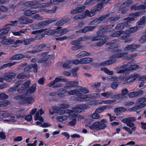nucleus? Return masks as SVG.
Listing matches in <instances>:
<instances>
[{
    "instance_id": "obj_33",
    "label": "nucleus",
    "mask_w": 146,
    "mask_h": 146,
    "mask_svg": "<svg viewBox=\"0 0 146 146\" xmlns=\"http://www.w3.org/2000/svg\"><path fill=\"white\" fill-rule=\"evenodd\" d=\"M139 75L138 74H131L129 76V78L131 79V80H130L129 81H128L129 80V79L127 80V81H126V82H129V83L130 82H131L132 81H134L135 80V79L137 78H138L139 77Z\"/></svg>"
},
{
    "instance_id": "obj_60",
    "label": "nucleus",
    "mask_w": 146,
    "mask_h": 146,
    "mask_svg": "<svg viewBox=\"0 0 146 146\" xmlns=\"http://www.w3.org/2000/svg\"><path fill=\"white\" fill-rule=\"evenodd\" d=\"M138 30V27H135L129 29L128 31L130 33H133L137 31Z\"/></svg>"
},
{
    "instance_id": "obj_23",
    "label": "nucleus",
    "mask_w": 146,
    "mask_h": 146,
    "mask_svg": "<svg viewBox=\"0 0 146 146\" xmlns=\"http://www.w3.org/2000/svg\"><path fill=\"white\" fill-rule=\"evenodd\" d=\"M50 55H46L42 56L39 58L38 61L39 63H44L49 60V58Z\"/></svg>"
},
{
    "instance_id": "obj_49",
    "label": "nucleus",
    "mask_w": 146,
    "mask_h": 146,
    "mask_svg": "<svg viewBox=\"0 0 146 146\" xmlns=\"http://www.w3.org/2000/svg\"><path fill=\"white\" fill-rule=\"evenodd\" d=\"M36 85L35 84H34L28 91L29 93H32L35 92L36 90Z\"/></svg>"
},
{
    "instance_id": "obj_52",
    "label": "nucleus",
    "mask_w": 146,
    "mask_h": 146,
    "mask_svg": "<svg viewBox=\"0 0 146 146\" xmlns=\"http://www.w3.org/2000/svg\"><path fill=\"white\" fill-rule=\"evenodd\" d=\"M115 102V101L114 100H103L99 102V104H102L103 103L104 104H110L114 102Z\"/></svg>"
},
{
    "instance_id": "obj_15",
    "label": "nucleus",
    "mask_w": 146,
    "mask_h": 146,
    "mask_svg": "<svg viewBox=\"0 0 146 146\" xmlns=\"http://www.w3.org/2000/svg\"><path fill=\"white\" fill-rule=\"evenodd\" d=\"M31 33L36 35L34 38V40H39L41 39L45 35L44 34L42 33L39 32V31H35Z\"/></svg>"
},
{
    "instance_id": "obj_16",
    "label": "nucleus",
    "mask_w": 146,
    "mask_h": 146,
    "mask_svg": "<svg viewBox=\"0 0 146 146\" xmlns=\"http://www.w3.org/2000/svg\"><path fill=\"white\" fill-rule=\"evenodd\" d=\"M106 51H110L113 53H117L122 52L121 50L115 47H112L111 46H109L105 49Z\"/></svg>"
},
{
    "instance_id": "obj_53",
    "label": "nucleus",
    "mask_w": 146,
    "mask_h": 146,
    "mask_svg": "<svg viewBox=\"0 0 146 146\" xmlns=\"http://www.w3.org/2000/svg\"><path fill=\"white\" fill-rule=\"evenodd\" d=\"M146 19L145 16H143L141 18L139 21L137 22V24L139 25H144L145 23V21Z\"/></svg>"
},
{
    "instance_id": "obj_20",
    "label": "nucleus",
    "mask_w": 146,
    "mask_h": 146,
    "mask_svg": "<svg viewBox=\"0 0 146 146\" xmlns=\"http://www.w3.org/2000/svg\"><path fill=\"white\" fill-rule=\"evenodd\" d=\"M140 45L138 44H132L127 46L124 49V50H134L140 47Z\"/></svg>"
},
{
    "instance_id": "obj_17",
    "label": "nucleus",
    "mask_w": 146,
    "mask_h": 146,
    "mask_svg": "<svg viewBox=\"0 0 146 146\" xmlns=\"http://www.w3.org/2000/svg\"><path fill=\"white\" fill-rule=\"evenodd\" d=\"M78 84V82L77 81L68 82L66 83V85L64 86L65 89H70Z\"/></svg>"
},
{
    "instance_id": "obj_43",
    "label": "nucleus",
    "mask_w": 146,
    "mask_h": 146,
    "mask_svg": "<svg viewBox=\"0 0 146 146\" xmlns=\"http://www.w3.org/2000/svg\"><path fill=\"white\" fill-rule=\"evenodd\" d=\"M35 101V99L32 96L28 97L26 98V103L31 104L33 103Z\"/></svg>"
},
{
    "instance_id": "obj_61",
    "label": "nucleus",
    "mask_w": 146,
    "mask_h": 146,
    "mask_svg": "<svg viewBox=\"0 0 146 146\" xmlns=\"http://www.w3.org/2000/svg\"><path fill=\"white\" fill-rule=\"evenodd\" d=\"M139 66L137 65H133L131 66L129 69L131 70H136L138 69Z\"/></svg>"
},
{
    "instance_id": "obj_64",
    "label": "nucleus",
    "mask_w": 146,
    "mask_h": 146,
    "mask_svg": "<svg viewBox=\"0 0 146 146\" xmlns=\"http://www.w3.org/2000/svg\"><path fill=\"white\" fill-rule=\"evenodd\" d=\"M118 84L115 81L113 82L111 84V87L113 89H115L118 86Z\"/></svg>"
},
{
    "instance_id": "obj_3",
    "label": "nucleus",
    "mask_w": 146,
    "mask_h": 146,
    "mask_svg": "<svg viewBox=\"0 0 146 146\" xmlns=\"http://www.w3.org/2000/svg\"><path fill=\"white\" fill-rule=\"evenodd\" d=\"M66 78H63L62 76H60L56 78L53 81L51 82L48 84V86L51 87L53 86V88H58L62 86V84L60 83H58L59 82H66L67 81Z\"/></svg>"
},
{
    "instance_id": "obj_28",
    "label": "nucleus",
    "mask_w": 146,
    "mask_h": 146,
    "mask_svg": "<svg viewBox=\"0 0 146 146\" xmlns=\"http://www.w3.org/2000/svg\"><path fill=\"white\" fill-rule=\"evenodd\" d=\"M87 95H83L82 93L79 94V95L78 96L77 98V100L78 101H86V98H88Z\"/></svg>"
},
{
    "instance_id": "obj_45",
    "label": "nucleus",
    "mask_w": 146,
    "mask_h": 146,
    "mask_svg": "<svg viewBox=\"0 0 146 146\" xmlns=\"http://www.w3.org/2000/svg\"><path fill=\"white\" fill-rule=\"evenodd\" d=\"M124 32L122 31H119L115 32L111 35L112 37H117L122 34H123Z\"/></svg>"
},
{
    "instance_id": "obj_56",
    "label": "nucleus",
    "mask_w": 146,
    "mask_h": 146,
    "mask_svg": "<svg viewBox=\"0 0 146 146\" xmlns=\"http://www.w3.org/2000/svg\"><path fill=\"white\" fill-rule=\"evenodd\" d=\"M55 33V29L53 30H49L45 31V33L46 35H54V36Z\"/></svg>"
},
{
    "instance_id": "obj_32",
    "label": "nucleus",
    "mask_w": 146,
    "mask_h": 146,
    "mask_svg": "<svg viewBox=\"0 0 146 146\" xmlns=\"http://www.w3.org/2000/svg\"><path fill=\"white\" fill-rule=\"evenodd\" d=\"M61 29V27H58L56 29H55L54 36H59L62 35Z\"/></svg>"
},
{
    "instance_id": "obj_7",
    "label": "nucleus",
    "mask_w": 146,
    "mask_h": 146,
    "mask_svg": "<svg viewBox=\"0 0 146 146\" xmlns=\"http://www.w3.org/2000/svg\"><path fill=\"white\" fill-rule=\"evenodd\" d=\"M33 68L34 69V72H36L38 70V64L36 63H34L27 65L24 68V71L25 72L28 73Z\"/></svg>"
},
{
    "instance_id": "obj_29",
    "label": "nucleus",
    "mask_w": 146,
    "mask_h": 146,
    "mask_svg": "<svg viewBox=\"0 0 146 146\" xmlns=\"http://www.w3.org/2000/svg\"><path fill=\"white\" fill-rule=\"evenodd\" d=\"M34 41L33 38H25L23 40V43H24L25 45L29 44L32 42Z\"/></svg>"
},
{
    "instance_id": "obj_11",
    "label": "nucleus",
    "mask_w": 146,
    "mask_h": 146,
    "mask_svg": "<svg viewBox=\"0 0 146 146\" xmlns=\"http://www.w3.org/2000/svg\"><path fill=\"white\" fill-rule=\"evenodd\" d=\"M16 74L15 73H6L4 75V80L7 82H10L12 80V78H14L16 76Z\"/></svg>"
},
{
    "instance_id": "obj_6",
    "label": "nucleus",
    "mask_w": 146,
    "mask_h": 146,
    "mask_svg": "<svg viewBox=\"0 0 146 146\" xmlns=\"http://www.w3.org/2000/svg\"><path fill=\"white\" fill-rule=\"evenodd\" d=\"M109 16V15L108 14L101 16L100 17L93 20L90 23L89 25H95L96 24H98Z\"/></svg>"
},
{
    "instance_id": "obj_12",
    "label": "nucleus",
    "mask_w": 146,
    "mask_h": 146,
    "mask_svg": "<svg viewBox=\"0 0 146 146\" xmlns=\"http://www.w3.org/2000/svg\"><path fill=\"white\" fill-rule=\"evenodd\" d=\"M44 113V111L42 110V109L38 110L34 116L35 120H38L41 122H43L44 121V119L41 115Z\"/></svg>"
},
{
    "instance_id": "obj_26",
    "label": "nucleus",
    "mask_w": 146,
    "mask_h": 146,
    "mask_svg": "<svg viewBox=\"0 0 146 146\" xmlns=\"http://www.w3.org/2000/svg\"><path fill=\"white\" fill-rule=\"evenodd\" d=\"M23 56V54H16L13 55L9 58L10 60H18L21 59Z\"/></svg>"
},
{
    "instance_id": "obj_44",
    "label": "nucleus",
    "mask_w": 146,
    "mask_h": 146,
    "mask_svg": "<svg viewBox=\"0 0 146 146\" xmlns=\"http://www.w3.org/2000/svg\"><path fill=\"white\" fill-rule=\"evenodd\" d=\"M71 62L68 61L66 62H64L63 64V67L67 68H69L71 67Z\"/></svg>"
},
{
    "instance_id": "obj_31",
    "label": "nucleus",
    "mask_w": 146,
    "mask_h": 146,
    "mask_svg": "<svg viewBox=\"0 0 146 146\" xmlns=\"http://www.w3.org/2000/svg\"><path fill=\"white\" fill-rule=\"evenodd\" d=\"M86 14L84 12L82 13L81 15H78L74 16L73 19L74 20H81L85 18Z\"/></svg>"
},
{
    "instance_id": "obj_30",
    "label": "nucleus",
    "mask_w": 146,
    "mask_h": 146,
    "mask_svg": "<svg viewBox=\"0 0 146 146\" xmlns=\"http://www.w3.org/2000/svg\"><path fill=\"white\" fill-rule=\"evenodd\" d=\"M107 107V106H103L96 109L95 111L97 113H100L103 111ZM108 108H111L110 106H108Z\"/></svg>"
},
{
    "instance_id": "obj_1",
    "label": "nucleus",
    "mask_w": 146,
    "mask_h": 146,
    "mask_svg": "<svg viewBox=\"0 0 146 146\" xmlns=\"http://www.w3.org/2000/svg\"><path fill=\"white\" fill-rule=\"evenodd\" d=\"M90 37L88 36L81 37L78 38L77 40H72L70 42V44L72 46L70 48V49L72 51L76 50L82 48L83 46L82 45H79L80 42L85 41L89 40Z\"/></svg>"
},
{
    "instance_id": "obj_2",
    "label": "nucleus",
    "mask_w": 146,
    "mask_h": 146,
    "mask_svg": "<svg viewBox=\"0 0 146 146\" xmlns=\"http://www.w3.org/2000/svg\"><path fill=\"white\" fill-rule=\"evenodd\" d=\"M128 54V52H125L115 54L110 57L109 60L101 63L100 65L101 66H104L112 64L116 62V60L115 59V58H120L127 54Z\"/></svg>"
},
{
    "instance_id": "obj_18",
    "label": "nucleus",
    "mask_w": 146,
    "mask_h": 146,
    "mask_svg": "<svg viewBox=\"0 0 146 146\" xmlns=\"http://www.w3.org/2000/svg\"><path fill=\"white\" fill-rule=\"evenodd\" d=\"M85 8V6H82V7H77L75 9L71 10L70 12V13L71 14H73L81 13L84 10Z\"/></svg>"
},
{
    "instance_id": "obj_62",
    "label": "nucleus",
    "mask_w": 146,
    "mask_h": 146,
    "mask_svg": "<svg viewBox=\"0 0 146 146\" xmlns=\"http://www.w3.org/2000/svg\"><path fill=\"white\" fill-rule=\"evenodd\" d=\"M128 96L130 98L137 97L135 91L131 92L128 94Z\"/></svg>"
},
{
    "instance_id": "obj_37",
    "label": "nucleus",
    "mask_w": 146,
    "mask_h": 146,
    "mask_svg": "<svg viewBox=\"0 0 146 146\" xmlns=\"http://www.w3.org/2000/svg\"><path fill=\"white\" fill-rule=\"evenodd\" d=\"M118 42V40L117 39H114L111 40V41L107 43L106 45L107 46H109L112 47H113V46L114 44H116Z\"/></svg>"
},
{
    "instance_id": "obj_57",
    "label": "nucleus",
    "mask_w": 146,
    "mask_h": 146,
    "mask_svg": "<svg viewBox=\"0 0 146 146\" xmlns=\"http://www.w3.org/2000/svg\"><path fill=\"white\" fill-rule=\"evenodd\" d=\"M90 116L93 119H98L100 117V115L95 111L93 114L91 115Z\"/></svg>"
},
{
    "instance_id": "obj_39",
    "label": "nucleus",
    "mask_w": 146,
    "mask_h": 146,
    "mask_svg": "<svg viewBox=\"0 0 146 146\" xmlns=\"http://www.w3.org/2000/svg\"><path fill=\"white\" fill-rule=\"evenodd\" d=\"M30 83L31 82L29 80H27L23 83L21 85V86L26 90L28 88Z\"/></svg>"
},
{
    "instance_id": "obj_9",
    "label": "nucleus",
    "mask_w": 146,
    "mask_h": 146,
    "mask_svg": "<svg viewBox=\"0 0 146 146\" xmlns=\"http://www.w3.org/2000/svg\"><path fill=\"white\" fill-rule=\"evenodd\" d=\"M140 13L138 12L129 13L128 15V16L129 17L124 18L123 20L124 21H127L129 23L135 20L134 18L139 16Z\"/></svg>"
},
{
    "instance_id": "obj_47",
    "label": "nucleus",
    "mask_w": 146,
    "mask_h": 146,
    "mask_svg": "<svg viewBox=\"0 0 146 146\" xmlns=\"http://www.w3.org/2000/svg\"><path fill=\"white\" fill-rule=\"evenodd\" d=\"M42 25L41 22H40L38 23L35 24L33 27V29H36L42 27Z\"/></svg>"
},
{
    "instance_id": "obj_46",
    "label": "nucleus",
    "mask_w": 146,
    "mask_h": 146,
    "mask_svg": "<svg viewBox=\"0 0 146 146\" xmlns=\"http://www.w3.org/2000/svg\"><path fill=\"white\" fill-rule=\"evenodd\" d=\"M120 18L118 16H114L109 18V20L111 22H116L119 20Z\"/></svg>"
},
{
    "instance_id": "obj_48",
    "label": "nucleus",
    "mask_w": 146,
    "mask_h": 146,
    "mask_svg": "<svg viewBox=\"0 0 146 146\" xmlns=\"http://www.w3.org/2000/svg\"><path fill=\"white\" fill-rule=\"evenodd\" d=\"M46 46V44H43L37 46V48L38 49V50H41L43 48L45 47H46L47 48L48 50H49L50 48V46Z\"/></svg>"
},
{
    "instance_id": "obj_4",
    "label": "nucleus",
    "mask_w": 146,
    "mask_h": 146,
    "mask_svg": "<svg viewBox=\"0 0 146 146\" xmlns=\"http://www.w3.org/2000/svg\"><path fill=\"white\" fill-rule=\"evenodd\" d=\"M91 129H95L98 131L105 129L106 127V125L105 123H102L99 121L95 122L91 125L88 126Z\"/></svg>"
},
{
    "instance_id": "obj_50",
    "label": "nucleus",
    "mask_w": 146,
    "mask_h": 146,
    "mask_svg": "<svg viewBox=\"0 0 146 146\" xmlns=\"http://www.w3.org/2000/svg\"><path fill=\"white\" fill-rule=\"evenodd\" d=\"M55 20H48L41 22L42 23V26L46 25H48L54 21Z\"/></svg>"
},
{
    "instance_id": "obj_36",
    "label": "nucleus",
    "mask_w": 146,
    "mask_h": 146,
    "mask_svg": "<svg viewBox=\"0 0 146 146\" xmlns=\"http://www.w3.org/2000/svg\"><path fill=\"white\" fill-rule=\"evenodd\" d=\"M65 113H70V114L71 115V113H73V111L72 110H64L60 108V109L58 111V113L60 115H63Z\"/></svg>"
},
{
    "instance_id": "obj_41",
    "label": "nucleus",
    "mask_w": 146,
    "mask_h": 146,
    "mask_svg": "<svg viewBox=\"0 0 146 146\" xmlns=\"http://www.w3.org/2000/svg\"><path fill=\"white\" fill-rule=\"evenodd\" d=\"M113 94L112 92H104L101 94L102 96L105 97L107 98H109Z\"/></svg>"
},
{
    "instance_id": "obj_34",
    "label": "nucleus",
    "mask_w": 146,
    "mask_h": 146,
    "mask_svg": "<svg viewBox=\"0 0 146 146\" xmlns=\"http://www.w3.org/2000/svg\"><path fill=\"white\" fill-rule=\"evenodd\" d=\"M21 11L23 12V13L25 16H31V10L27 8H24L22 9Z\"/></svg>"
},
{
    "instance_id": "obj_13",
    "label": "nucleus",
    "mask_w": 146,
    "mask_h": 146,
    "mask_svg": "<svg viewBox=\"0 0 146 146\" xmlns=\"http://www.w3.org/2000/svg\"><path fill=\"white\" fill-rule=\"evenodd\" d=\"M19 21L20 23L24 24L32 23L33 22V21L31 19L25 17H20Z\"/></svg>"
},
{
    "instance_id": "obj_22",
    "label": "nucleus",
    "mask_w": 146,
    "mask_h": 146,
    "mask_svg": "<svg viewBox=\"0 0 146 146\" xmlns=\"http://www.w3.org/2000/svg\"><path fill=\"white\" fill-rule=\"evenodd\" d=\"M126 110V109L123 107H121L115 108L114 111L116 115L118 116L121 113L124 112Z\"/></svg>"
},
{
    "instance_id": "obj_40",
    "label": "nucleus",
    "mask_w": 146,
    "mask_h": 146,
    "mask_svg": "<svg viewBox=\"0 0 146 146\" xmlns=\"http://www.w3.org/2000/svg\"><path fill=\"white\" fill-rule=\"evenodd\" d=\"M84 13H85L86 16L88 15L90 17H92L95 14V11H93V10H92L90 12H89L88 10H86Z\"/></svg>"
},
{
    "instance_id": "obj_59",
    "label": "nucleus",
    "mask_w": 146,
    "mask_h": 146,
    "mask_svg": "<svg viewBox=\"0 0 146 146\" xmlns=\"http://www.w3.org/2000/svg\"><path fill=\"white\" fill-rule=\"evenodd\" d=\"M8 97V96L3 93H2L0 94V100L6 99Z\"/></svg>"
},
{
    "instance_id": "obj_8",
    "label": "nucleus",
    "mask_w": 146,
    "mask_h": 146,
    "mask_svg": "<svg viewBox=\"0 0 146 146\" xmlns=\"http://www.w3.org/2000/svg\"><path fill=\"white\" fill-rule=\"evenodd\" d=\"M90 106L87 104H80L77 105L74 107L73 109L75 111L78 113H81L82 111L86 109L90 108Z\"/></svg>"
},
{
    "instance_id": "obj_58",
    "label": "nucleus",
    "mask_w": 146,
    "mask_h": 146,
    "mask_svg": "<svg viewBox=\"0 0 146 146\" xmlns=\"http://www.w3.org/2000/svg\"><path fill=\"white\" fill-rule=\"evenodd\" d=\"M78 92V90H72L67 92L68 94L69 95H73L75 94H77Z\"/></svg>"
},
{
    "instance_id": "obj_63",
    "label": "nucleus",
    "mask_w": 146,
    "mask_h": 146,
    "mask_svg": "<svg viewBox=\"0 0 146 146\" xmlns=\"http://www.w3.org/2000/svg\"><path fill=\"white\" fill-rule=\"evenodd\" d=\"M9 102L7 100L2 101L0 102L1 106H4L8 105Z\"/></svg>"
},
{
    "instance_id": "obj_55",
    "label": "nucleus",
    "mask_w": 146,
    "mask_h": 146,
    "mask_svg": "<svg viewBox=\"0 0 146 146\" xmlns=\"http://www.w3.org/2000/svg\"><path fill=\"white\" fill-rule=\"evenodd\" d=\"M102 37L101 36H94L93 37H90V39H91V40L92 41H97L100 40L102 39Z\"/></svg>"
},
{
    "instance_id": "obj_5",
    "label": "nucleus",
    "mask_w": 146,
    "mask_h": 146,
    "mask_svg": "<svg viewBox=\"0 0 146 146\" xmlns=\"http://www.w3.org/2000/svg\"><path fill=\"white\" fill-rule=\"evenodd\" d=\"M11 23L7 24L4 26L3 28L0 29V35H3L7 34L10 29V26H14V24L17 23V21H10Z\"/></svg>"
},
{
    "instance_id": "obj_21",
    "label": "nucleus",
    "mask_w": 146,
    "mask_h": 146,
    "mask_svg": "<svg viewBox=\"0 0 146 146\" xmlns=\"http://www.w3.org/2000/svg\"><path fill=\"white\" fill-rule=\"evenodd\" d=\"M125 21V22L117 25L115 27V29L117 30H121L125 27L127 26L128 25L129 23L127 22V21Z\"/></svg>"
},
{
    "instance_id": "obj_35",
    "label": "nucleus",
    "mask_w": 146,
    "mask_h": 146,
    "mask_svg": "<svg viewBox=\"0 0 146 146\" xmlns=\"http://www.w3.org/2000/svg\"><path fill=\"white\" fill-rule=\"evenodd\" d=\"M103 5L102 3L98 2L97 5L95 6L93 8V11H98L100 10L102 8Z\"/></svg>"
},
{
    "instance_id": "obj_25",
    "label": "nucleus",
    "mask_w": 146,
    "mask_h": 146,
    "mask_svg": "<svg viewBox=\"0 0 146 146\" xmlns=\"http://www.w3.org/2000/svg\"><path fill=\"white\" fill-rule=\"evenodd\" d=\"M93 61L92 58H85L81 59V62L82 64L89 63Z\"/></svg>"
},
{
    "instance_id": "obj_38",
    "label": "nucleus",
    "mask_w": 146,
    "mask_h": 146,
    "mask_svg": "<svg viewBox=\"0 0 146 146\" xmlns=\"http://www.w3.org/2000/svg\"><path fill=\"white\" fill-rule=\"evenodd\" d=\"M16 63V62L13 63H8L1 66L0 67V69H2L3 68H6L7 67H10L11 66L14 65Z\"/></svg>"
},
{
    "instance_id": "obj_54",
    "label": "nucleus",
    "mask_w": 146,
    "mask_h": 146,
    "mask_svg": "<svg viewBox=\"0 0 146 146\" xmlns=\"http://www.w3.org/2000/svg\"><path fill=\"white\" fill-rule=\"evenodd\" d=\"M19 102L21 104H24L26 103V98L25 95L23 94V96L20 98V100L19 101Z\"/></svg>"
},
{
    "instance_id": "obj_10",
    "label": "nucleus",
    "mask_w": 146,
    "mask_h": 146,
    "mask_svg": "<svg viewBox=\"0 0 146 146\" xmlns=\"http://www.w3.org/2000/svg\"><path fill=\"white\" fill-rule=\"evenodd\" d=\"M136 106L130 109L131 111H135L144 108L146 105V104L142 103L137 100L135 102Z\"/></svg>"
},
{
    "instance_id": "obj_19",
    "label": "nucleus",
    "mask_w": 146,
    "mask_h": 146,
    "mask_svg": "<svg viewBox=\"0 0 146 146\" xmlns=\"http://www.w3.org/2000/svg\"><path fill=\"white\" fill-rule=\"evenodd\" d=\"M127 64H124L122 66H117V69L118 73H122L124 72L125 71L127 70Z\"/></svg>"
},
{
    "instance_id": "obj_42",
    "label": "nucleus",
    "mask_w": 146,
    "mask_h": 146,
    "mask_svg": "<svg viewBox=\"0 0 146 146\" xmlns=\"http://www.w3.org/2000/svg\"><path fill=\"white\" fill-rule=\"evenodd\" d=\"M90 55V53L85 51L79 53L77 55L80 58L83 57L84 56H88Z\"/></svg>"
},
{
    "instance_id": "obj_51",
    "label": "nucleus",
    "mask_w": 146,
    "mask_h": 146,
    "mask_svg": "<svg viewBox=\"0 0 146 146\" xmlns=\"http://www.w3.org/2000/svg\"><path fill=\"white\" fill-rule=\"evenodd\" d=\"M114 97L117 99H121L126 98V96L122 95L121 94L115 95L114 96Z\"/></svg>"
},
{
    "instance_id": "obj_24",
    "label": "nucleus",
    "mask_w": 146,
    "mask_h": 146,
    "mask_svg": "<svg viewBox=\"0 0 146 146\" xmlns=\"http://www.w3.org/2000/svg\"><path fill=\"white\" fill-rule=\"evenodd\" d=\"M27 29H23L18 31L13 32V34L16 36H22L25 34L27 32Z\"/></svg>"
},
{
    "instance_id": "obj_27",
    "label": "nucleus",
    "mask_w": 146,
    "mask_h": 146,
    "mask_svg": "<svg viewBox=\"0 0 146 146\" xmlns=\"http://www.w3.org/2000/svg\"><path fill=\"white\" fill-rule=\"evenodd\" d=\"M95 26H86L82 29L83 33H85L89 31H92L95 28Z\"/></svg>"
},
{
    "instance_id": "obj_14",
    "label": "nucleus",
    "mask_w": 146,
    "mask_h": 146,
    "mask_svg": "<svg viewBox=\"0 0 146 146\" xmlns=\"http://www.w3.org/2000/svg\"><path fill=\"white\" fill-rule=\"evenodd\" d=\"M146 9V0H145L143 5H137V4L131 6L130 9L135 10H137L140 9Z\"/></svg>"
}]
</instances>
